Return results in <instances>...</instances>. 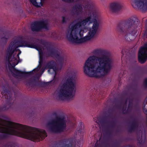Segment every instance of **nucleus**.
<instances>
[{
    "mask_svg": "<svg viewBox=\"0 0 147 147\" xmlns=\"http://www.w3.org/2000/svg\"><path fill=\"white\" fill-rule=\"evenodd\" d=\"M132 4L135 5L143 11L147 10V0H132Z\"/></svg>",
    "mask_w": 147,
    "mask_h": 147,
    "instance_id": "1a4fd4ad",
    "label": "nucleus"
},
{
    "mask_svg": "<svg viewBox=\"0 0 147 147\" xmlns=\"http://www.w3.org/2000/svg\"><path fill=\"white\" fill-rule=\"evenodd\" d=\"M9 37L7 35H5V37H4L3 38V39H7Z\"/></svg>",
    "mask_w": 147,
    "mask_h": 147,
    "instance_id": "6ab92c4d",
    "label": "nucleus"
},
{
    "mask_svg": "<svg viewBox=\"0 0 147 147\" xmlns=\"http://www.w3.org/2000/svg\"><path fill=\"white\" fill-rule=\"evenodd\" d=\"M144 84L145 86H147V78H146L144 82Z\"/></svg>",
    "mask_w": 147,
    "mask_h": 147,
    "instance_id": "f3484780",
    "label": "nucleus"
},
{
    "mask_svg": "<svg viewBox=\"0 0 147 147\" xmlns=\"http://www.w3.org/2000/svg\"><path fill=\"white\" fill-rule=\"evenodd\" d=\"M59 60L61 61H63V60H64L63 58L61 57H59Z\"/></svg>",
    "mask_w": 147,
    "mask_h": 147,
    "instance_id": "a211bd4d",
    "label": "nucleus"
},
{
    "mask_svg": "<svg viewBox=\"0 0 147 147\" xmlns=\"http://www.w3.org/2000/svg\"><path fill=\"white\" fill-rule=\"evenodd\" d=\"M31 28L33 31H38L42 28L48 29L47 22L46 20L34 22L31 24Z\"/></svg>",
    "mask_w": 147,
    "mask_h": 147,
    "instance_id": "0eeeda50",
    "label": "nucleus"
},
{
    "mask_svg": "<svg viewBox=\"0 0 147 147\" xmlns=\"http://www.w3.org/2000/svg\"><path fill=\"white\" fill-rule=\"evenodd\" d=\"M81 5H75L71 10L72 13L78 15L83 12L85 18L79 20H75L69 26L65 33L67 38L69 41L81 43L90 40L96 34L99 24L97 19L100 17V13L94 4L89 2L83 6Z\"/></svg>",
    "mask_w": 147,
    "mask_h": 147,
    "instance_id": "f257e3e1",
    "label": "nucleus"
},
{
    "mask_svg": "<svg viewBox=\"0 0 147 147\" xmlns=\"http://www.w3.org/2000/svg\"><path fill=\"white\" fill-rule=\"evenodd\" d=\"M13 71L12 73L14 74V75L15 76H21L22 74V73L18 70H17L15 68H13Z\"/></svg>",
    "mask_w": 147,
    "mask_h": 147,
    "instance_id": "ddd939ff",
    "label": "nucleus"
},
{
    "mask_svg": "<svg viewBox=\"0 0 147 147\" xmlns=\"http://www.w3.org/2000/svg\"><path fill=\"white\" fill-rule=\"evenodd\" d=\"M65 18H64V17H62V22H65Z\"/></svg>",
    "mask_w": 147,
    "mask_h": 147,
    "instance_id": "aec40b11",
    "label": "nucleus"
},
{
    "mask_svg": "<svg viewBox=\"0 0 147 147\" xmlns=\"http://www.w3.org/2000/svg\"><path fill=\"white\" fill-rule=\"evenodd\" d=\"M76 71L73 70L67 72L53 94L55 98L67 101L74 98L76 91Z\"/></svg>",
    "mask_w": 147,
    "mask_h": 147,
    "instance_id": "7ed1b4c3",
    "label": "nucleus"
},
{
    "mask_svg": "<svg viewBox=\"0 0 147 147\" xmlns=\"http://www.w3.org/2000/svg\"><path fill=\"white\" fill-rule=\"evenodd\" d=\"M123 7L121 4L119 2H114L111 3L110 5V9L113 12H116L120 9Z\"/></svg>",
    "mask_w": 147,
    "mask_h": 147,
    "instance_id": "9d476101",
    "label": "nucleus"
},
{
    "mask_svg": "<svg viewBox=\"0 0 147 147\" xmlns=\"http://www.w3.org/2000/svg\"><path fill=\"white\" fill-rule=\"evenodd\" d=\"M95 147H98L97 145H96V144H95Z\"/></svg>",
    "mask_w": 147,
    "mask_h": 147,
    "instance_id": "4be33fe9",
    "label": "nucleus"
},
{
    "mask_svg": "<svg viewBox=\"0 0 147 147\" xmlns=\"http://www.w3.org/2000/svg\"><path fill=\"white\" fill-rule=\"evenodd\" d=\"M19 42H13L11 44L7 49L6 60L7 61L8 65L9 66L10 65L14 67L18 63L19 55L21 51L19 50V53L17 54L18 50L16 49V48L19 47H34V46L32 45L28 44L25 42H23L21 44Z\"/></svg>",
    "mask_w": 147,
    "mask_h": 147,
    "instance_id": "20e7f679",
    "label": "nucleus"
},
{
    "mask_svg": "<svg viewBox=\"0 0 147 147\" xmlns=\"http://www.w3.org/2000/svg\"><path fill=\"white\" fill-rule=\"evenodd\" d=\"M98 123H99V124L103 125H105L107 123V122L105 120H102L101 121H100L99 122H97Z\"/></svg>",
    "mask_w": 147,
    "mask_h": 147,
    "instance_id": "4468645a",
    "label": "nucleus"
},
{
    "mask_svg": "<svg viewBox=\"0 0 147 147\" xmlns=\"http://www.w3.org/2000/svg\"><path fill=\"white\" fill-rule=\"evenodd\" d=\"M138 57L139 61L141 63H144L147 60V42L140 49Z\"/></svg>",
    "mask_w": 147,
    "mask_h": 147,
    "instance_id": "6e6552de",
    "label": "nucleus"
},
{
    "mask_svg": "<svg viewBox=\"0 0 147 147\" xmlns=\"http://www.w3.org/2000/svg\"><path fill=\"white\" fill-rule=\"evenodd\" d=\"M52 65H52L51 66H48V67L50 69L48 70V72L49 73H50V72L51 71V70L52 69L53 71L54 72V73L55 74L56 72H55V69H54V64H53Z\"/></svg>",
    "mask_w": 147,
    "mask_h": 147,
    "instance_id": "2eb2a0df",
    "label": "nucleus"
},
{
    "mask_svg": "<svg viewBox=\"0 0 147 147\" xmlns=\"http://www.w3.org/2000/svg\"><path fill=\"white\" fill-rule=\"evenodd\" d=\"M51 54L50 55H52L54 53V52L52 51H51Z\"/></svg>",
    "mask_w": 147,
    "mask_h": 147,
    "instance_id": "412c9836",
    "label": "nucleus"
},
{
    "mask_svg": "<svg viewBox=\"0 0 147 147\" xmlns=\"http://www.w3.org/2000/svg\"><path fill=\"white\" fill-rule=\"evenodd\" d=\"M31 3L34 6L40 7L47 1V0H30Z\"/></svg>",
    "mask_w": 147,
    "mask_h": 147,
    "instance_id": "9b49d317",
    "label": "nucleus"
},
{
    "mask_svg": "<svg viewBox=\"0 0 147 147\" xmlns=\"http://www.w3.org/2000/svg\"><path fill=\"white\" fill-rule=\"evenodd\" d=\"M138 20L135 16H132L125 21L122 26L119 25L117 27L118 31L121 34L129 37L131 35L130 34L133 31L136 32L135 29L137 27Z\"/></svg>",
    "mask_w": 147,
    "mask_h": 147,
    "instance_id": "423d86ee",
    "label": "nucleus"
},
{
    "mask_svg": "<svg viewBox=\"0 0 147 147\" xmlns=\"http://www.w3.org/2000/svg\"><path fill=\"white\" fill-rule=\"evenodd\" d=\"M106 52V51L101 48H98L94 49L93 51L94 54H99Z\"/></svg>",
    "mask_w": 147,
    "mask_h": 147,
    "instance_id": "f8f14e48",
    "label": "nucleus"
},
{
    "mask_svg": "<svg viewBox=\"0 0 147 147\" xmlns=\"http://www.w3.org/2000/svg\"><path fill=\"white\" fill-rule=\"evenodd\" d=\"M52 119L49 121L46 125L49 131L57 133L63 131L66 126L67 121L64 116H60L56 113H53Z\"/></svg>",
    "mask_w": 147,
    "mask_h": 147,
    "instance_id": "39448f33",
    "label": "nucleus"
},
{
    "mask_svg": "<svg viewBox=\"0 0 147 147\" xmlns=\"http://www.w3.org/2000/svg\"><path fill=\"white\" fill-rule=\"evenodd\" d=\"M112 67V61L108 56L101 55L89 56L83 67L84 73L87 76L100 78L107 75Z\"/></svg>",
    "mask_w": 147,
    "mask_h": 147,
    "instance_id": "f03ea898",
    "label": "nucleus"
},
{
    "mask_svg": "<svg viewBox=\"0 0 147 147\" xmlns=\"http://www.w3.org/2000/svg\"><path fill=\"white\" fill-rule=\"evenodd\" d=\"M72 144H67L63 146L62 147H71Z\"/></svg>",
    "mask_w": 147,
    "mask_h": 147,
    "instance_id": "dca6fc26",
    "label": "nucleus"
}]
</instances>
